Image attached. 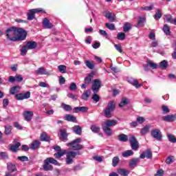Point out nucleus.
<instances>
[{
    "label": "nucleus",
    "mask_w": 176,
    "mask_h": 176,
    "mask_svg": "<svg viewBox=\"0 0 176 176\" xmlns=\"http://www.w3.org/2000/svg\"><path fill=\"white\" fill-rule=\"evenodd\" d=\"M6 35L9 41L17 42L27 38V32L21 28H10L6 30Z\"/></svg>",
    "instance_id": "1"
},
{
    "label": "nucleus",
    "mask_w": 176,
    "mask_h": 176,
    "mask_svg": "<svg viewBox=\"0 0 176 176\" xmlns=\"http://www.w3.org/2000/svg\"><path fill=\"white\" fill-rule=\"evenodd\" d=\"M43 169L44 171H52V170H53V166L51 164H54L55 166L58 164V162L53 157H47L43 161Z\"/></svg>",
    "instance_id": "2"
},
{
    "label": "nucleus",
    "mask_w": 176,
    "mask_h": 176,
    "mask_svg": "<svg viewBox=\"0 0 176 176\" xmlns=\"http://www.w3.org/2000/svg\"><path fill=\"white\" fill-rule=\"evenodd\" d=\"M82 142V138H78L75 139L72 142H69L67 144V146L72 148L73 151H80V149H83V145L80 143Z\"/></svg>",
    "instance_id": "3"
},
{
    "label": "nucleus",
    "mask_w": 176,
    "mask_h": 176,
    "mask_svg": "<svg viewBox=\"0 0 176 176\" xmlns=\"http://www.w3.org/2000/svg\"><path fill=\"white\" fill-rule=\"evenodd\" d=\"M116 106L115 105V102L110 101L107 104V107L104 109V116L105 118H112V112L115 111Z\"/></svg>",
    "instance_id": "4"
},
{
    "label": "nucleus",
    "mask_w": 176,
    "mask_h": 176,
    "mask_svg": "<svg viewBox=\"0 0 176 176\" xmlns=\"http://www.w3.org/2000/svg\"><path fill=\"white\" fill-rule=\"evenodd\" d=\"M80 155L79 152L75 151H67L66 152V164H72L74 162V158L76 157V155Z\"/></svg>",
    "instance_id": "5"
},
{
    "label": "nucleus",
    "mask_w": 176,
    "mask_h": 176,
    "mask_svg": "<svg viewBox=\"0 0 176 176\" xmlns=\"http://www.w3.org/2000/svg\"><path fill=\"white\" fill-rule=\"evenodd\" d=\"M101 87V80L98 79H95L92 82L91 90L94 94H97L100 91V88Z\"/></svg>",
    "instance_id": "6"
},
{
    "label": "nucleus",
    "mask_w": 176,
    "mask_h": 176,
    "mask_svg": "<svg viewBox=\"0 0 176 176\" xmlns=\"http://www.w3.org/2000/svg\"><path fill=\"white\" fill-rule=\"evenodd\" d=\"M151 137L157 140V141H162L163 135H162V131H160V129H154L151 131Z\"/></svg>",
    "instance_id": "7"
},
{
    "label": "nucleus",
    "mask_w": 176,
    "mask_h": 176,
    "mask_svg": "<svg viewBox=\"0 0 176 176\" xmlns=\"http://www.w3.org/2000/svg\"><path fill=\"white\" fill-rule=\"evenodd\" d=\"M31 97V93L30 91H27L25 94H18L15 95L16 100L18 101L27 100V98H30Z\"/></svg>",
    "instance_id": "8"
},
{
    "label": "nucleus",
    "mask_w": 176,
    "mask_h": 176,
    "mask_svg": "<svg viewBox=\"0 0 176 176\" xmlns=\"http://www.w3.org/2000/svg\"><path fill=\"white\" fill-rule=\"evenodd\" d=\"M23 116L26 122H31L34 116V112L32 111H25L23 113Z\"/></svg>",
    "instance_id": "9"
},
{
    "label": "nucleus",
    "mask_w": 176,
    "mask_h": 176,
    "mask_svg": "<svg viewBox=\"0 0 176 176\" xmlns=\"http://www.w3.org/2000/svg\"><path fill=\"white\" fill-rule=\"evenodd\" d=\"M162 120L164 122H167L168 123H171L173 122H175L176 120V114H169L162 117Z\"/></svg>",
    "instance_id": "10"
},
{
    "label": "nucleus",
    "mask_w": 176,
    "mask_h": 176,
    "mask_svg": "<svg viewBox=\"0 0 176 176\" xmlns=\"http://www.w3.org/2000/svg\"><path fill=\"white\" fill-rule=\"evenodd\" d=\"M118 124V120H107L104 122L102 124V126H104L106 127H113V126H116Z\"/></svg>",
    "instance_id": "11"
},
{
    "label": "nucleus",
    "mask_w": 176,
    "mask_h": 176,
    "mask_svg": "<svg viewBox=\"0 0 176 176\" xmlns=\"http://www.w3.org/2000/svg\"><path fill=\"white\" fill-rule=\"evenodd\" d=\"M127 82H129V83L132 85V86H134L135 87H136V89H139V87H141V86H142V85L138 84V80L131 77L127 78Z\"/></svg>",
    "instance_id": "12"
},
{
    "label": "nucleus",
    "mask_w": 176,
    "mask_h": 176,
    "mask_svg": "<svg viewBox=\"0 0 176 176\" xmlns=\"http://www.w3.org/2000/svg\"><path fill=\"white\" fill-rule=\"evenodd\" d=\"M104 17H106V19H108V20H109L110 21H115V20H116V15H115V13L113 12H109L108 11H105L104 12Z\"/></svg>",
    "instance_id": "13"
},
{
    "label": "nucleus",
    "mask_w": 176,
    "mask_h": 176,
    "mask_svg": "<svg viewBox=\"0 0 176 176\" xmlns=\"http://www.w3.org/2000/svg\"><path fill=\"white\" fill-rule=\"evenodd\" d=\"M60 140H61V141H63V142H67V141H68V133H67V130L60 129Z\"/></svg>",
    "instance_id": "14"
},
{
    "label": "nucleus",
    "mask_w": 176,
    "mask_h": 176,
    "mask_svg": "<svg viewBox=\"0 0 176 176\" xmlns=\"http://www.w3.org/2000/svg\"><path fill=\"white\" fill-rule=\"evenodd\" d=\"M140 159H152V151L151 150H146L143 153H142L140 156Z\"/></svg>",
    "instance_id": "15"
},
{
    "label": "nucleus",
    "mask_w": 176,
    "mask_h": 176,
    "mask_svg": "<svg viewBox=\"0 0 176 176\" xmlns=\"http://www.w3.org/2000/svg\"><path fill=\"white\" fill-rule=\"evenodd\" d=\"M36 74L37 75H50L49 72L46 71L43 67H39L36 70Z\"/></svg>",
    "instance_id": "16"
},
{
    "label": "nucleus",
    "mask_w": 176,
    "mask_h": 176,
    "mask_svg": "<svg viewBox=\"0 0 176 176\" xmlns=\"http://www.w3.org/2000/svg\"><path fill=\"white\" fill-rule=\"evenodd\" d=\"M149 130H151V125H146L145 126L140 129L141 135L145 136L146 134L149 133Z\"/></svg>",
    "instance_id": "17"
},
{
    "label": "nucleus",
    "mask_w": 176,
    "mask_h": 176,
    "mask_svg": "<svg viewBox=\"0 0 176 176\" xmlns=\"http://www.w3.org/2000/svg\"><path fill=\"white\" fill-rule=\"evenodd\" d=\"M25 46L28 50H31L32 49H35L36 46H38V44L35 41H28Z\"/></svg>",
    "instance_id": "18"
},
{
    "label": "nucleus",
    "mask_w": 176,
    "mask_h": 176,
    "mask_svg": "<svg viewBox=\"0 0 176 176\" xmlns=\"http://www.w3.org/2000/svg\"><path fill=\"white\" fill-rule=\"evenodd\" d=\"M21 146V144L20 142L16 143V144H10V149L12 151V152H14L16 153L17 151H19V147Z\"/></svg>",
    "instance_id": "19"
},
{
    "label": "nucleus",
    "mask_w": 176,
    "mask_h": 176,
    "mask_svg": "<svg viewBox=\"0 0 176 176\" xmlns=\"http://www.w3.org/2000/svg\"><path fill=\"white\" fill-rule=\"evenodd\" d=\"M43 27L45 28H53V25L50 23V21L47 18H45L43 21Z\"/></svg>",
    "instance_id": "20"
},
{
    "label": "nucleus",
    "mask_w": 176,
    "mask_h": 176,
    "mask_svg": "<svg viewBox=\"0 0 176 176\" xmlns=\"http://www.w3.org/2000/svg\"><path fill=\"white\" fill-rule=\"evenodd\" d=\"M87 107H76L74 108V113H78V112H87Z\"/></svg>",
    "instance_id": "21"
},
{
    "label": "nucleus",
    "mask_w": 176,
    "mask_h": 176,
    "mask_svg": "<svg viewBox=\"0 0 176 176\" xmlns=\"http://www.w3.org/2000/svg\"><path fill=\"white\" fill-rule=\"evenodd\" d=\"M138 163H140V158H133L129 162V166L131 168H134Z\"/></svg>",
    "instance_id": "22"
},
{
    "label": "nucleus",
    "mask_w": 176,
    "mask_h": 176,
    "mask_svg": "<svg viewBox=\"0 0 176 176\" xmlns=\"http://www.w3.org/2000/svg\"><path fill=\"white\" fill-rule=\"evenodd\" d=\"M65 120H67V122H73L74 123H76V117L71 114H67L65 116Z\"/></svg>",
    "instance_id": "23"
},
{
    "label": "nucleus",
    "mask_w": 176,
    "mask_h": 176,
    "mask_svg": "<svg viewBox=\"0 0 176 176\" xmlns=\"http://www.w3.org/2000/svg\"><path fill=\"white\" fill-rule=\"evenodd\" d=\"M41 146V142L38 140H34L31 144H30V149H33L34 151L35 149H38Z\"/></svg>",
    "instance_id": "24"
},
{
    "label": "nucleus",
    "mask_w": 176,
    "mask_h": 176,
    "mask_svg": "<svg viewBox=\"0 0 176 176\" xmlns=\"http://www.w3.org/2000/svg\"><path fill=\"white\" fill-rule=\"evenodd\" d=\"M102 130L108 135L109 137H111L113 133L112 132V129L108 127V126H104V125H102Z\"/></svg>",
    "instance_id": "25"
},
{
    "label": "nucleus",
    "mask_w": 176,
    "mask_h": 176,
    "mask_svg": "<svg viewBox=\"0 0 176 176\" xmlns=\"http://www.w3.org/2000/svg\"><path fill=\"white\" fill-rule=\"evenodd\" d=\"M64 155H67V150H62L61 151H58L57 153H54V156L56 159H60L64 156Z\"/></svg>",
    "instance_id": "26"
},
{
    "label": "nucleus",
    "mask_w": 176,
    "mask_h": 176,
    "mask_svg": "<svg viewBox=\"0 0 176 176\" xmlns=\"http://www.w3.org/2000/svg\"><path fill=\"white\" fill-rule=\"evenodd\" d=\"M118 138L121 142H127V141H129V136L124 133L119 135Z\"/></svg>",
    "instance_id": "27"
},
{
    "label": "nucleus",
    "mask_w": 176,
    "mask_h": 176,
    "mask_svg": "<svg viewBox=\"0 0 176 176\" xmlns=\"http://www.w3.org/2000/svg\"><path fill=\"white\" fill-rule=\"evenodd\" d=\"M8 173H10V175H12V173H14L16 171V165L12 164V163H8L7 166Z\"/></svg>",
    "instance_id": "28"
},
{
    "label": "nucleus",
    "mask_w": 176,
    "mask_h": 176,
    "mask_svg": "<svg viewBox=\"0 0 176 176\" xmlns=\"http://www.w3.org/2000/svg\"><path fill=\"white\" fill-rule=\"evenodd\" d=\"M72 130L75 134H77L78 135H80L82 134V127L79 125H76L72 128Z\"/></svg>",
    "instance_id": "29"
},
{
    "label": "nucleus",
    "mask_w": 176,
    "mask_h": 176,
    "mask_svg": "<svg viewBox=\"0 0 176 176\" xmlns=\"http://www.w3.org/2000/svg\"><path fill=\"white\" fill-rule=\"evenodd\" d=\"M94 78V73H90L87 75V76L85 78V82L87 85H90L91 83V80Z\"/></svg>",
    "instance_id": "30"
},
{
    "label": "nucleus",
    "mask_w": 176,
    "mask_h": 176,
    "mask_svg": "<svg viewBox=\"0 0 176 176\" xmlns=\"http://www.w3.org/2000/svg\"><path fill=\"white\" fill-rule=\"evenodd\" d=\"M118 173H119L120 175L122 176H127L129 175V174H130V171L124 168L118 169Z\"/></svg>",
    "instance_id": "31"
},
{
    "label": "nucleus",
    "mask_w": 176,
    "mask_h": 176,
    "mask_svg": "<svg viewBox=\"0 0 176 176\" xmlns=\"http://www.w3.org/2000/svg\"><path fill=\"white\" fill-rule=\"evenodd\" d=\"M130 102V101H129V99H127L126 98H122L121 102L119 104V107L120 108L125 107V105H127V104H129Z\"/></svg>",
    "instance_id": "32"
},
{
    "label": "nucleus",
    "mask_w": 176,
    "mask_h": 176,
    "mask_svg": "<svg viewBox=\"0 0 176 176\" xmlns=\"http://www.w3.org/2000/svg\"><path fill=\"white\" fill-rule=\"evenodd\" d=\"M134 155V152L132 150H127L122 153L123 157H129V156H133Z\"/></svg>",
    "instance_id": "33"
},
{
    "label": "nucleus",
    "mask_w": 176,
    "mask_h": 176,
    "mask_svg": "<svg viewBox=\"0 0 176 176\" xmlns=\"http://www.w3.org/2000/svg\"><path fill=\"white\" fill-rule=\"evenodd\" d=\"M85 64L87 68H89V69H94V63L93 61L87 60H86L85 61Z\"/></svg>",
    "instance_id": "34"
},
{
    "label": "nucleus",
    "mask_w": 176,
    "mask_h": 176,
    "mask_svg": "<svg viewBox=\"0 0 176 176\" xmlns=\"http://www.w3.org/2000/svg\"><path fill=\"white\" fill-rule=\"evenodd\" d=\"M146 21V19L144 16H140L138 22V27H142L144 25V23Z\"/></svg>",
    "instance_id": "35"
},
{
    "label": "nucleus",
    "mask_w": 176,
    "mask_h": 176,
    "mask_svg": "<svg viewBox=\"0 0 176 176\" xmlns=\"http://www.w3.org/2000/svg\"><path fill=\"white\" fill-rule=\"evenodd\" d=\"M175 160L174 155H169L166 160V164H173V162Z\"/></svg>",
    "instance_id": "36"
},
{
    "label": "nucleus",
    "mask_w": 176,
    "mask_h": 176,
    "mask_svg": "<svg viewBox=\"0 0 176 176\" xmlns=\"http://www.w3.org/2000/svg\"><path fill=\"white\" fill-rule=\"evenodd\" d=\"M61 107L65 111H66L67 112H69V111H72V107H71V106L69 104H67L65 103H62Z\"/></svg>",
    "instance_id": "37"
},
{
    "label": "nucleus",
    "mask_w": 176,
    "mask_h": 176,
    "mask_svg": "<svg viewBox=\"0 0 176 176\" xmlns=\"http://www.w3.org/2000/svg\"><path fill=\"white\" fill-rule=\"evenodd\" d=\"M124 32H129L131 30V24L130 23H126L123 27Z\"/></svg>",
    "instance_id": "38"
},
{
    "label": "nucleus",
    "mask_w": 176,
    "mask_h": 176,
    "mask_svg": "<svg viewBox=\"0 0 176 176\" xmlns=\"http://www.w3.org/2000/svg\"><path fill=\"white\" fill-rule=\"evenodd\" d=\"M119 162H120V159L119 157H114L112 160V166L113 167H116L118 164H119Z\"/></svg>",
    "instance_id": "39"
},
{
    "label": "nucleus",
    "mask_w": 176,
    "mask_h": 176,
    "mask_svg": "<svg viewBox=\"0 0 176 176\" xmlns=\"http://www.w3.org/2000/svg\"><path fill=\"white\" fill-rule=\"evenodd\" d=\"M131 146L133 151H137L138 148H140V143H138V141L133 142V143H131Z\"/></svg>",
    "instance_id": "40"
},
{
    "label": "nucleus",
    "mask_w": 176,
    "mask_h": 176,
    "mask_svg": "<svg viewBox=\"0 0 176 176\" xmlns=\"http://www.w3.org/2000/svg\"><path fill=\"white\" fill-rule=\"evenodd\" d=\"M168 64V63L167 62V60H164L161 63H160V68H161V69H166V68H167Z\"/></svg>",
    "instance_id": "41"
},
{
    "label": "nucleus",
    "mask_w": 176,
    "mask_h": 176,
    "mask_svg": "<svg viewBox=\"0 0 176 176\" xmlns=\"http://www.w3.org/2000/svg\"><path fill=\"white\" fill-rule=\"evenodd\" d=\"M58 69L61 74H65V71H67V66L64 65H60L58 66Z\"/></svg>",
    "instance_id": "42"
},
{
    "label": "nucleus",
    "mask_w": 176,
    "mask_h": 176,
    "mask_svg": "<svg viewBox=\"0 0 176 176\" xmlns=\"http://www.w3.org/2000/svg\"><path fill=\"white\" fill-rule=\"evenodd\" d=\"M168 140L170 142L175 143L176 142V137L174 135L168 133L167 135Z\"/></svg>",
    "instance_id": "43"
},
{
    "label": "nucleus",
    "mask_w": 176,
    "mask_h": 176,
    "mask_svg": "<svg viewBox=\"0 0 176 176\" xmlns=\"http://www.w3.org/2000/svg\"><path fill=\"white\" fill-rule=\"evenodd\" d=\"M41 141H50V137H49L46 133H43L41 135Z\"/></svg>",
    "instance_id": "44"
},
{
    "label": "nucleus",
    "mask_w": 176,
    "mask_h": 176,
    "mask_svg": "<svg viewBox=\"0 0 176 176\" xmlns=\"http://www.w3.org/2000/svg\"><path fill=\"white\" fill-rule=\"evenodd\" d=\"M35 19V14L33 12L32 10H30L28 13V20H34Z\"/></svg>",
    "instance_id": "45"
},
{
    "label": "nucleus",
    "mask_w": 176,
    "mask_h": 176,
    "mask_svg": "<svg viewBox=\"0 0 176 176\" xmlns=\"http://www.w3.org/2000/svg\"><path fill=\"white\" fill-rule=\"evenodd\" d=\"M162 109L164 115H167V113H170V109H168V107L163 104L162 106Z\"/></svg>",
    "instance_id": "46"
},
{
    "label": "nucleus",
    "mask_w": 176,
    "mask_h": 176,
    "mask_svg": "<svg viewBox=\"0 0 176 176\" xmlns=\"http://www.w3.org/2000/svg\"><path fill=\"white\" fill-rule=\"evenodd\" d=\"M10 133H12V126L10 125L5 126V134H6V135H9Z\"/></svg>",
    "instance_id": "47"
},
{
    "label": "nucleus",
    "mask_w": 176,
    "mask_h": 176,
    "mask_svg": "<svg viewBox=\"0 0 176 176\" xmlns=\"http://www.w3.org/2000/svg\"><path fill=\"white\" fill-rule=\"evenodd\" d=\"M117 38L119 39V41H124L126 38V34L123 32H119L118 34Z\"/></svg>",
    "instance_id": "48"
},
{
    "label": "nucleus",
    "mask_w": 176,
    "mask_h": 176,
    "mask_svg": "<svg viewBox=\"0 0 176 176\" xmlns=\"http://www.w3.org/2000/svg\"><path fill=\"white\" fill-rule=\"evenodd\" d=\"M128 140L130 144H133V142H135L138 141L137 138H135V135H129Z\"/></svg>",
    "instance_id": "49"
},
{
    "label": "nucleus",
    "mask_w": 176,
    "mask_h": 176,
    "mask_svg": "<svg viewBox=\"0 0 176 176\" xmlns=\"http://www.w3.org/2000/svg\"><path fill=\"white\" fill-rule=\"evenodd\" d=\"M161 17H162V11L157 9L155 14L154 15V19H155V20H159V19H160Z\"/></svg>",
    "instance_id": "50"
},
{
    "label": "nucleus",
    "mask_w": 176,
    "mask_h": 176,
    "mask_svg": "<svg viewBox=\"0 0 176 176\" xmlns=\"http://www.w3.org/2000/svg\"><path fill=\"white\" fill-rule=\"evenodd\" d=\"M165 19L167 23H170V24L174 23V19H173L170 14L165 15Z\"/></svg>",
    "instance_id": "51"
},
{
    "label": "nucleus",
    "mask_w": 176,
    "mask_h": 176,
    "mask_svg": "<svg viewBox=\"0 0 176 176\" xmlns=\"http://www.w3.org/2000/svg\"><path fill=\"white\" fill-rule=\"evenodd\" d=\"M163 31L166 35H170V27L167 24L164 25Z\"/></svg>",
    "instance_id": "52"
},
{
    "label": "nucleus",
    "mask_w": 176,
    "mask_h": 176,
    "mask_svg": "<svg viewBox=\"0 0 176 176\" xmlns=\"http://www.w3.org/2000/svg\"><path fill=\"white\" fill-rule=\"evenodd\" d=\"M105 26L107 28H108V30H110L111 31H115V24L107 23Z\"/></svg>",
    "instance_id": "53"
},
{
    "label": "nucleus",
    "mask_w": 176,
    "mask_h": 176,
    "mask_svg": "<svg viewBox=\"0 0 176 176\" xmlns=\"http://www.w3.org/2000/svg\"><path fill=\"white\" fill-rule=\"evenodd\" d=\"M32 12H33L34 13V14H35V13H46V12L41 8L32 9Z\"/></svg>",
    "instance_id": "54"
},
{
    "label": "nucleus",
    "mask_w": 176,
    "mask_h": 176,
    "mask_svg": "<svg viewBox=\"0 0 176 176\" xmlns=\"http://www.w3.org/2000/svg\"><path fill=\"white\" fill-rule=\"evenodd\" d=\"M147 64H148V67H151V68H152L153 69H156V68H157V65L155 63H153L151 60H148L147 62Z\"/></svg>",
    "instance_id": "55"
},
{
    "label": "nucleus",
    "mask_w": 176,
    "mask_h": 176,
    "mask_svg": "<svg viewBox=\"0 0 176 176\" xmlns=\"http://www.w3.org/2000/svg\"><path fill=\"white\" fill-rule=\"evenodd\" d=\"M91 130L93 133H100V127L97 126L96 125H92L91 126Z\"/></svg>",
    "instance_id": "56"
},
{
    "label": "nucleus",
    "mask_w": 176,
    "mask_h": 176,
    "mask_svg": "<svg viewBox=\"0 0 176 176\" xmlns=\"http://www.w3.org/2000/svg\"><path fill=\"white\" fill-rule=\"evenodd\" d=\"M67 97H69V98H72V100H74V101H76L78 100V96L74 95V94L72 93H68Z\"/></svg>",
    "instance_id": "57"
},
{
    "label": "nucleus",
    "mask_w": 176,
    "mask_h": 176,
    "mask_svg": "<svg viewBox=\"0 0 176 176\" xmlns=\"http://www.w3.org/2000/svg\"><path fill=\"white\" fill-rule=\"evenodd\" d=\"M69 90L74 91L78 89V87L76 86V83L75 82H72L70 83V86L69 87Z\"/></svg>",
    "instance_id": "58"
},
{
    "label": "nucleus",
    "mask_w": 176,
    "mask_h": 176,
    "mask_svg": "<svg viewBox=\"0 0 176 176\" xmlns=\"http://www.w3.org/2000/svg\"><path fill=\"white\" fill-rule=\"evenodd\" d=\"M27 50H28V48L27 47V45H25L22 47L21 50V53L22 56H25L27 54Z\"/></svg>",
    "instance_id": "59"
},
{
    "label": "nucleus",
    "mask_w": 176,
    "mask_h": 176,
    "mask_svg": "<svg viewBox=\"0 0 176 176\" xmlns=\"http://www.w3.org/2000/svg\"><path fill=\"white\" fill-rule=\"evenodd\" d=\"M17 89H19V86L12 87L10 90V94H16V93L17 92Z\"/></svg>",
    "instance_id": "60"
},
{
    "label": "nucleus",
    "mask_w": 176,
    "mask_h": 176,
    "mask_svg": "<svg viewBox=\"0 0 176 176\" xmlns=\"http://www.w3.org/2000/svg\"><path fill=\"white\" fill-rule=\"evenodd\" d=\"M99 34L102 36H105L106 38L108 39V33H107V31L103 30H99Z\"/></svg>",
    "instance_id": "61"
},
{
    "label": "nucleus",
    "mask_w": 176,
    "mask_h": 176,
    "mask_svg": "<svg viewBox=\"0 0 176 176\" xmlns=\"http://www.w3.org/2000/svg\"><path fill=\"white\" fill-rule=\"evenodd\" d=\"M100 96H98L97 94H94L92 96V100H94V101L96 102H98V101H100Z\"/></svg>",
    "instance_id": "62"
},
{
    "label": "nucleus",
    "mask_w": 176,
    "mask_h": 176,
    "mask_svg": "<svg viewBox=\"0 0 176 176\" xmlns=\"http://www.w3.org/2000/svg\"><path fill=\"white\" fill-rule=\"evenodd\" d=\"M18 159L20 160V162H28V157L25 155L18 157Z\"/></svg>",
    "instance_id": "63"
},
{
    "label": "nucleus",
    "mask_w": 176,
    "mask_h": 176,
    "mask_svg": "<svg viewBox=\"0 0 176 176\" xmlns=\"http://www.w3.org/2000/svg\"><path fill=\"white\" fill-rule=\"evenodd\" d=\"M0 157L1 159H8V153L6 152H1Z\"/></svg>",
    "instance_id": "64"
}]
</instances>
